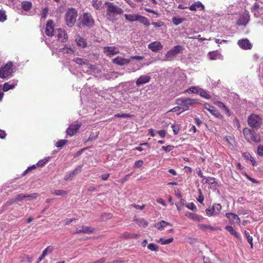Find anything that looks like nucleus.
<instances>
[{
  "label": "nucleus",
  "mask_w": 263,
  "mask_h": 263,
  "mask_svg": "<svg viewBox=\"0 0 263 263\" xmlns=\"http://www.w3.org/2000/svg\"><path fill=\"white\" fill-rule=\"evenodd\" d=\"M137 223L140 227H146L148 225V222L143 218H139L135 220Z\"/></svg>",
  "instance_id": "33"
},
{
  "label": "nucleus",
  "mask_w": 263,
  "mask_h": 263,
  "mask_svg": "<svg viewBox=\"0 0 263 263\" xmlns=\"http://www.w3.org/2000/svg\"><path fill=\"white\" fill-rule=\"evenodd\" d=\"M80 24L83 26L90 28L95 25V21L90 13L85 12L83 13Z\"/></svg>",
  "instance_id": "6"
},
{
  "label": "nucleus",
  "mask_w": 263,
  "mask_h": 263,
  "mask_svg": "<svg viewBox=\"0 0 263 263\" xmlns=\"http://www.w3.org/2000/svg\"><path fill=\"white\" fill-rule=\"evenodd\" d=\"M143 164V161L141 160L136 161L134 164V167L136 168L140 167Z\"/></svg>",
  "instance_id": "59"
},
{
  "label": "nucleus",
  "mask_w": 263,
  "mask_h": 263,
  "mask_svg": "<svg viewBox=\"0 0 263 263\" xmlns=\"http://www.w3.org/2000/svg\"><path fill=\"white\" fill-rule=\"evenodd\" d=\"M58 41L61 43H65L68 40V35L65 31L62 28L57 29Z\"/></svg>",
  "instance_id": "12"
},
{
  "label": "nucleus",
  "mask_w": 263,
  "mask_h": 263,
  "mask_svg": "<svg viewBox=\"0 0 263 263\" xmlns=\"http://www.w3.org/2000/svg\"><path fill=\"white\" fill-rule=\"evenodd\" d=\"M7 19V15L5 11L3 10H0V22H3Z\"/></svg>",
  "instance_id": "47"
},
{
  "label": "nucleus",
  "mask_w": 263,
  "mask_h": 263,
  "mask_svg": "<svg viewBox=\"0 0 263 263\" xmlns=\"http://www.w3.org/2000/svg\"><path fill=\"white\" fill-rule=\"evenodd\" d=\"M185 201V200L184 199L181 198L179 202L176 203V205L178 211H180L181 210L182 207L184 205Z\"/></svg>",
  "instance_id": "44"
},
{
  "label": "nucleus",
  "mask_w": 263,
  "mask_h": 263,
  "mask_svg": "<svg viewBox=\"0 0 263 263\" xmlns=\"http://www.w3.org/2000/svg\"><path fill=\"white\" fill-rule=\"evenodd\" d=\"M101 4H102V2L101 1H99V2L96 1V2L93 3L92 6L96 9L100 10V6H101Z\"/></svg>",
  "instance_id": "53"
},
{
  "label": "nucleus",
  "mask_w": 263,
  "mask_h": 263,
  "mask_svg": "<svg viewBox=\"0 0 263 263\" xmlns=\"http://www.w3.org/2000/svg\"><path fill=\"white\" fill-rule=\"evenodd\" d=\"M130 62L129 59H126L120 57H117V58L112 60V62L119 66H124L128 64Z\"/></svg>",
  "instance_id": "15"
},
{
  "label": "nucleus",
  "mask_w": 263,
  "mask_h": 263,
  "mask_svg": "<svg viewBox=\"0 0 263 263\" xmlns=\"http://www.w3.org/2000/svg\"><path fill=\"white\" fill-rule=\"evenodd\" d=\"M175 57H176V55L174 53L173 50H172V49H171V50H168L165 54V60L171 61Z\"/></svg>",
  "instance_id": "31"
},
{
  "label": "nucleus",
  "mask_w": 263,
  "mask_h": 263,
  "mask_svg": "<svg viewBox=\"0 0 263 263\" xmlns=\"http://www.w3.org/2000/svg\"><path fill=\"white\" fill-rule=\"evenodd\" d=\"M132 116L131 115L127 114H116L115 115V117L118 118H129Z\"/></svg>",
  "instance_id": "60"
},
{
  "label": "nucleus",
  "mask_w": 263,
  "mask_h": 263,
  "mask_svg": "<svg viewBox=\"0 0 263 263\" xmlns=\"http://www.w3.org/2000/svg\"><path fill=\"white\" fill-rule=\"evenodd\" d=\"M137 21H139L140 23L143 24L144 25L146 26H148L150 25L148 18L140 14L138 15Z\"/></svg>",
  "instance_id": "25"
},
{
  "label": "nucleus",
  "mask_w": 263,
  "mask_h": 263,
  "mask_svg": "<svg viewBox=\"0 0 263 263\" xmlns=\"http://www.w3.org/2000/svg\"><path fill=\"white\" fill-rule=\"evenodd\" d=\"M185 206L187 207L188 209L191 210L193 211H196L197 208L193 202H191L188 204H185Z\"/></svg>",
  "instance_id": "49"
},
{
  "label": "nucleus",
  "mask_w": 263,
  "mask_h": 263,
  "mask_svg": "<svg viewBox=\"0 0 263 263\" xmlns=\"http://www.w3.org/2000/svg\"><path fill=\"white\" fill-rule=\"evenodd\" d=\"M185 216L189 217L190 218L192 219L195 221H200V219L198 216L196 214L190 212H186L185 214Z\"/></svg>",
  "instance_id": "40"
},
{
  "label": "nucleus",
  "mask_w": 263,
  "mask_h": 263,
  "mask_svg": "<svg viewBox=\"0 0 263 263\" xmlns=\"http://www.w3.org/2000/svg\"><path fill=\"white\" fill-rule=\"evenodd\" d=\"M139 236V235L138 234L129 233L127 232H124L122 235V237L126 239H136Z\"/></svg>",
  "instance_id": "30"
},
{
  "label": "nucleus",
  "mask_w": 263,
  "mask_h": 263,
  "mask_svg": "<svg viewBox=\"0 0 263 263\" xmlns=\"http://www.w3.org/2000/svg\"><path fill=\"white\" fill-rule=\"evenodd\" d=\"M78 172V168H76L74 171L69 173L68 176H66L65 177V180H67L70 177H73L75 175L77 174Z\"/></svg>",
  "instance_id": "50"
},
{
  "label": "nucleus",
  "mask_w": 263,
  "mask_h": 263,
  "mask_svg": "<svg viewBox=\"0 0 263 263\" xmlns=\"http://www.w3.org/2000/svg\"><path fill=\"white\" fill-rule=\"evenodd\" d=\"M214 104L218 106L219 108H220L222 110H223V109L226 106L222 102L220 101H216L214 102Z\"/></svg>",
  "instance_id": "54"
},
{
  "label": "nucleus",
  "mask_w": 263,
  "mask_h": 263,
  "mask_svg": "<svg viewBox=\"0 0 263 263\" xmlns=\"http://www.w3.org/2000/svg\"><path fill=\"white\" fill-rule=\"evenodd\" d=\"M67 142L68 141L67 140H60L56 143L55 145L58 147L61 148L65 145Z\"/></svg>",
  "instance_id": "46"
},
{
  "label": "nucleus",
  "mask_w": 263,
  "mask_h": 263,
  "mask_svg": "<svg viewBox=\"0 0 263 263\" xmlns=\"http://www.w3.org/2000/svg\"><path fill=\"white\" fill-rule=\"evenodd\" d=\"M242 156L246 159V160H250L252 158V157L250 155L249 153L245 152L242 153Z\"/></svg>",
  "instance_id": "62"
},
{
  "label": "nucleus",
  "mask_w": 263,
  "mask_h": 263,
  "mask_svg": "<svg viewBox=\"0 0 263 263\" xmlns=\"http://www.w3.org/2000/svg\"><path fill=\"white\" fill-rule=\"evenodd\" d=\"M205 108L208 110L212 115L219 119H222L223 116L219 113L218 110L213 105L209 103H204Z\"/></svg>",
  "instance_id": "9"
},
{
  "label": "nucleus",
  "mask_w": 263,
  "mask_h": 263,
  "mask_svg": "<svg viewBox=\"0 0 263 263\" xmlns=\"http://www.w3.org/2000/svg\"><path fill=\"white\" fill-rule=\"evenodd\" d=\"M198 227L200 229H201V230H202L203 231H206L207 229H209L211 231H214V230H216L215 228H214L211 226L204 224H199Z\"/></svg>",
  "instance_id": "29"
},
{
  "label": "nucleus",
  "mask_w": 263,
  "mask_h": 263,
  "mask_svg": "<svg viewBox=\"0 0 263 263\" xmlns=\"http://www.w3.org/2000/svg\"><path fill=\"white\" fill-rule=\"evenodd\" d=\"M165 221L161 220L159 222L157 223V224L154 225L155 227H156L159 230H161L163 228H165Z\"/></svg>",
  "instance_id": "43"
},
{
  "label": "nucleus",
  "mask_w": 263,
  "mask_h": 263,
  "mask_svg": "<svg viewBox=\"0 0 263 263\" xmlns=\"http://www.w3.org/2000/svg\"><path fill=\"white\" fill-rule=\"evenodd\" d=\"M48 250H50V253H51L52 251V248H51L50 246H49L43 251L42 254L41 255V256L43 258H44L46 256L48 252Z\"/></svg>",
  "instance_id": "51"
},
{
  "label": "nucleus",
  "mask_w": 263,
  "mask_h": 263,
  "mask_svg": "<svg viewBox=\"0 0 263 263\" xmlns=\"http://www.w3.org/2000/svg\"><path fill=\"white\" fill-rule=\"evenodd\" d=\"M54 22L50 20L47 21L46 25L45 33L47 36H52L54 35V32H57V29L54 30Z\"/></svg>",
  "instance_id": "11"
},
{
  "label": "nucleus",
  "mask_w": 263,
  "mask_h": 263,
  "mask_svg": "<svg viewBox=\"0 0 263 263\" xmlns=\"http://www.w3.org/2000/svg\"><path fill=\"white\" fill-rule=\"evenodd\" d=\"M82 124L78 121L74 122L70 124L66 130L67 134L70 136H72L77 133L78 130L81 127Z\"/></svg>",
  "instance_id": "8"
},
{
  "label": "nucleus",
  "mask_w": 263,
  "mask_h": 263,
  "mask_svg": "<svg viewBox=\"0 0 263 263\" xmlns=\"http://www.w3.org/2000/svg\"><path fill=\"white\" fill-rule=\"evenodd\" d=\"M174 146L172 145L163 146L162 149L166 152H169L174 148Z\"/></svg>",
  "instance_id": "55"
},
{
  "label": "nucleus",
  "mask_w": 263,
  "mask_h": 263,
  "mask_svg": "<svg viewBox=\"0 0 263 263\" xmlns=\"http://www.w3.org/2000/svg\"><path fill=\"white\" fill-rule=\"evenodd\" d=\"M21 7L23 10L25 11H29L32 7V4L31 2L29 1H23L21 3Z\"/></svg>",
  "instance_id": "22"
},
{
  "label": "nucleus",
  "mask_w": 263,
  "mask_h": 263,
  "mask_svg": "<svg viewBox=\"0 0 263 263\" xmlns=\"http://www.w3.org/2000/svg\"><path fill=\"white\" fill-rule=\"evenodd\" d=\"M200 88H199L198 87L192 86V87H190L189 88H188L187 89H186L184 91V92H189V93H193L198 94L199 91L200 90Z\"/></svg>",
  "instance_id": "32"
},
{
  "label": "nucleus",
  "mask_w": 263,
  "mask_h": 263,
  "mask_svg": "<svg viewBox=\"0 0 263 263\" xmlns=\"http://www.w3.org/2000/svg\"><path fill=\"white\" fill-rule=\"evenodd\" d=\"M77 16L78 11L75 8H68L65 16V22L68 27L71 28L74 25Z\"/></svg>",
  "instance_id": "3"
},
{
  "label": "nucleus",
  "mask_w": 263,
  "mask_h": 263,
  "mask_svg": "<svg viewBox=\"0 0 263 263\" xmlns=\"http://www.w3.org/2000/svg\"><path fill=\"white\" fill-rule=\"evenodd\" d=\"M243 134L246 140L249 142L254 141L256 143H259L260 141V137L254 130L245 128L243 130Z\"/></svg>",
  "instance_id": "5"
},
{
  "label": "nucleus",
  "mask_w": 263,
  "mask_h": 263,
  "mask_svg": "<svg viewBox=\"0 0 263 263\" xmlns=\"http://www.w3.org/2000/svg\"><path fill=\"white\" fill-rule=\"evenodd\" d=\"M148 48L153 52H157L162 49L163 46L160 42L155 41L149 44Z\"/></svg>",
  "instance_id": "14"
},
{
  "label": "nucleus",
  "mask_w": 263,
  "mask_h": 263,
  "mask_svg": "<svg viewBox=\"0 0 263 263\" xmlns=\"http://www.w3.org/2000/svg\"><path fill=\"white\" fill-rule=\"evenodd\" d=\"M245 175L246 177V178L248 179H249V180H250L252 182H253L254 183H257V184H258L259 183V181L256 180L254 178H252L249 175H248L247 174L245 173Z\"/></svg>",
  "instance_id": "57"
},
{
  "label": "nucleus",
  "mask_w": 263,
  "mask_h": 263,
  "mask_svg": "<svg viewBox=\"0 0 263 263\" xmlns=\"http://www.w3.org/2000/svg\"><path fill=\"white\" fill-rule=\"evenodd\" d=\"M93 232V229H91L90 227L83 226L81 229L77 228L76 232H73V234H77L80 233H83L85 234H89Z\"/></svg>",
  "instance_id": "20"
},
{
  "label": "nucleus",
  "mask_w": 263,
  "mask_h": 263,
  "mask_svg": "<svg viewBox=\"0 0 263 263\" xmlns=\"http://www.w3.org/2000/svg\"><path fill=\"white\" fill-rule=\"evenodd\" d=\"M257 154L260 156H263V145H259L258 146Z\"/></svg>",
  "instance_id": "61"
},
{
  "label": "nucleus",
  "mask_w": 263,
  "mask_h": 263,
  "mask_svg": "<svg viewBox=\"0 0 263 263\" xmlns=\"http://www.w3.org/2000/svg\"><path fill=\"white\" fill-rule=\"evenodd\" d=\"M104 51L107 55H114L119 52V49L114 46L105 47Z\"/></svg>",
  "instance_id": "19"
},
{
  "label": "nucleus",
  "mask_w": 263,
  "mask_h": 263,
  "mask_svg": "<svg viewBox=\"0 0 263 263\" xmlns=\"http://www.w3.org/2000/svg\"><path fill=\"white\" fill-rule=\"evenodd\" d=\"M147 248L150 250L153 251H156V252L158 251V249H159L158 247L156 244L153 243H149L148 245Z\"/></svg>",
  "instance_id": "45"
},
{
  "label": "nucleus",
  "mask_w": 263,
  "mask_h": 263,
  "mask_svg": "<svg viewBox=\"0 0 263 263\" xmlns=\"http://www.w3.org/2000/svg\"><path fill=\"white\" fill-rule=\"evenodd\" d=\"M196 9L201 8V10H203L204 9V5L199 1L194 3Z\"/></svg>",
  "instance_id": "56"
},
{
  "label": "nucleus",
  "mask_w": 263,
  "mask_h": 263,
  "mask_svg": "<svg viewBox=\"0 0 263 263\" xmlns=\"http://www.w3.org/2000/svg\"><path fill=\"white\" fill-rule=\"evenodd\" d=\"M245 235L247 238L248 242L250 245V247L251 248H253V238L252 236H251L249 234V233L247 232V231H245L244 232Z\"/></svg>",
  "instance_id": "39"
},
{
  "label": "nucleus",
  "mask_w": 263,
  "mask_h": 263,
  "mask_svg": "<svg viewBox=\"0 0 263 263\" xmlns=\"http://www.w3.org/2000/svg\"><path fill=\"white\" fill-rule=\"evenodd\" d=\"M261 123V119L258 115L252 114L248 117V124L252 128H260Z\"/></svg>",
  "instance_id": "7"
},
{
  "label": "nucleus",
  "mask_w": 263,
  "mask_h": 263,
  "mask_svg": "<svg viewBox=\"0 0 263 263\" xmlns=\"http://www.w3.org/2000/svg\"><path fill=\"white\" fill-rule=\"evenodd\" d=\"M226 216L229 220L233 223L240 222V219L237 215L233 213H227L226 214Z\"/></svg>",
  "instance_id": "18"
},
{
  "label": "nucleus",
  "mask_w": 263,
  "mask_h": 263,
  "mask_svg": "<svg viewBox=\"0 0 263 263\" xmlns=\"http://www.w3.org/2000/svg\"><path fill=\"white\" fill-rule=\"evenodd\" d=\"M48 12V8H45L42 13V18H45L46 17L47 15V13Z\"/></svg>",
  "instance_id": "63"
},
{
  "label": "nucleus",
  "mask_w": 263,
  "mask_h": 263,
  "mask_svg": "<svg viewBox=\"0 0 263 263\" xmlns=\"http://www.w3.org/2000/svg\"><path fill=\"white\" fill-rule=\"evenodd\" d=\"M172 50H173L174 53L176 55L180 52V51L182 50V47L180 45H177L173 47Z\"/></svg>",
  "instance_id": "42"
},
{
  "label": "nucleus",
  "mask_w": 263,
  "mask_h": 263,
  "mask_svg": "<svg viewBox=\"0 0 263 263\" xmlns=\"http://www.w3.org/2000/svg\"><path fill=\"white\" fill-rule=\"evenodd\" d=\"M15 71V68L14 67L13 63L9 61L0 68V78L2 79L10 78Z\"/></svg>",
  "instance_id": "4"
},
{
  "label": "nucleus",
  "mask_w": 263,
  "mask_h": 263,
  "mask_svg": "<svg viewBox=\"0 0 263 263\" xmlns=\"http://www.w3.org/2000/svg\"><path fill=\"white\" fill-rule=\"evenodd\" d=\"M239 46L245 50L251 49L252 46L248 39L240 40L237 43Z\"/></svg>",
  "instance_id": "13"
},
{
  "label": "nucleus",
  "mask_w": 263,
  "mask_h": 263,
  "mask_svg": "<svg viewBox=\"0 0 263 263\" xmlns=\"http://www.w3.org/2000/svg\"><path fill=\"white\" fill-rule=\"evenodd\" d=\"M68 191L63 190H55L52 192V193L57 195L61 196L62 197H66L68 194Z\"/></svg>",
  "instance_id": "27"
},
{
  "label": "nucleus",
  "mask_w": 263,
  "mask_h": 263,
  "mask_svg": "<svg viewBox=\"0 0 263 263\" xmlns=\"http://www.w3.org/2000/svg\"><path fill=\"white\" fill-rule=\"evenodd\" d=\"M198 94H199L201 97H203L206 99H210L211 98V96L210 95L208 91L201 88H200V90L199 91Z\"/></svg>",
  "instance_id": "28"
},
{
  "label": "nucleus",
  "mask_w": 263,
  "mask_h": 263,
  "mask_svg": "<svg viewBox=\"0 0 263 263\" xmlns=\"http://www.w3.org/2000/svg\"><path fill=\"white\" fill-rule=\"evenodd\" d=\"M99 134V132H92L86 142L96 140Z\"/></svg>",
  "instance_id": "41"
},
{
  "label": "nucleus",
  "mask_w": 263,
  "mask_h": 263,
  "mask_svg": "<svg viewBox=\"0 0 263 263\" xmlns=\"http://www.w3.org/2000/svg\"><path fill=\"white\" fill-rule=\"evenodd\" d=\"M151 80V77L147 75L141 76L136 81V85L139 86L142 84L148 83Z\"/></svg>",
  "instance_id": "16"
},
{
  "label": "nucleus",
  "mask_w": 263,
  "mask_h": 263,
  "mask_svg": "<svg viewBox=\"0 0 263 263\" xmlns=\"http://www.w3.org/2000/svg\"><path fill=\"white\" fill-rule=\"evenodd\" d=\"M208 55L210 59L212 60L217 59L220 55L217 51L209 52Z\"/></svg>",
  "instance_id": "35"
},
{
  "label": "nucleus",
  "mask_w": 263,
  "mask_h": 263,
  "mask_svg": "<svg viewBox=\"0 0 263 263\" xmlns=\"http://www.w3.org/2000/svg\"><path fill=\"white\" fill-rule=\"evenodd\" d=\"M65 49H66L67 53L73 54L76 51V50L74 48H71L70 45H66L64 48L60 49V51H62L63 50H64Z\"/></svg>",
  "instance_id": "38"
},
{
  "label": "nucleus",
  "mask_w": 263,
  "mask_h": 263,
  "mask_svg": "<svg viewBox=\"0 0 263 263\" xmlns=\"http://www.w3.org/2000/svg\"><path fill=\"white\" fill-rule=\"evenodd\" d=\"M138 14H125L124 17L125 19L129 22H133L134 21H137L138 18Z\"/></svg>",
  "instance_id": "23"
},
{
  "label": "nucleus",
  "mask_w": 263,
  "mask_h": 263,
  "mask_svg": "<svg viewBox=\"0 0 263 263\" xmlns=\"http://www.w3.org/2000/svg\"><path fill=\"white\" fill-rule=\"evenodd\" d=\"M104 5L107 7V18L112 22L116 20L115 17L117 15L122 14L124 12V10L121 8L115 5L113 3L106 1Z\"/></svg>",
  "instance_id": "1"
},
{
  "label": "nucleus",
  "mask_w": 263,
  "mask_h": 263,
  "mask_svg": "<svg viewBox=\"0 0 263 263\" xmlns=\"http://www.w3.org/2000/svg\"><path fill=\"white\" fill-rule=\"evenodd\" d=\"M36 167H37L36 164H34L31 166L28 167V168L24 172L23 175H25L28 173V172H29L32 170L35 169L36 168Z\"/></svg>",
  "instance_id": "58"
},
{
  "label": "nucleus",
  "mask_w": 263,
  "mask_h": 263,
  "mask_svg": "<svg viewBox=\"0 0 263 263\" xmlns=\"http://www.w3.org/2000/svg\"><path fill=\"white\" fill-rule=\"evenodd\" d=\"M75 41L77 46L80 48H84L87 46L86 40L79 35L76 36Z\"/></svg>",
  "instance_id": "17"
},
{
  "label": "nucleus",
  "mask_w": 263,
  "mask_h": 263,
  "mask_svg": "<svg viewBox=\"0 0 263 263\" xmlns=\"http://www.w3.org/2000/svg\"><path fill=\"white\" fill-rule=\"evenodd\" d=\"M25 198H26V196L25 195H24L23 194H20L17 195L16 196V197L15 198V201H21Z\"/></svg>",
  "instance_id": "52"
},
{
  "label": "nucleus",
  "mask_w": 263,
  "mask_h": 263,
  "mask_svg": "<svg viewBox=\"0 0 263 263\" xmlns=\"http://www.w3.org/2000/svg\"><path fill=\"white\" fill-rule=\"evenodd\" d=\"M73 61L80 65H88L89 61L85 59H82L80 58H76L73 59Z\"/></svg>",
  "instance_id": "26"
},
{
  "label": "nucleus",
  "mask_w": 263,
  "mask_h": 263,
  "mask_svg": "<svg viewBox=\"0 0 263 263\" xmlns=\"http://www.w3.org/2000/svg\"><path fill=\"white\" fill-rule=\"evenodd\" d=\"M17 81H13V82H9L4 83L3 89L4 91H8L10 89H13L17 85Z\"/></svg>",
  "instance_id": "21"
},
{
  "label": "nucleus",
  "mask_w": 263,
  "mask_h": 263,
  "mask_svg": "<svg viewBox=\"0 0 263 263\" xmlns=\"http://www.w3.org/2000/svg\"><path fill=\"white\" fill-rule=\"evenodd\" d=\"M174 238L173 237L167 239H164L161 238L159 240H157V242H160L162 245L169 244L173 241Z\"/></svg>",
  "instance_id": "37"
},
{
  "label": "nucleus",
  "mask_w": 263,
  "mask_h": 263,
  "mask_svg": "<svg viewBox=\"0 0 263 263\" xmlns=\"http://www.w3.org/2000/svg\"><path fill=\"white\" fill-rule=\"evenodd\" d=\"M184 20L185 18H184L177 17L176 16H174L172 18V22L173 24L176 26L182 23Z\"/></svg>",
  "instance_id": "34"
},
{
  "label": "nucleus",
  "mask_w": 263,
  "mask_h": 263,
  "mask_svg": "<svg viewBox=\"0 0 263 263\" xmlns=\"http://www.w3.org/2000/svg\"><path fill=\"white\" fill-rule=\"evenodd\" d=\"M225 229L230 232L231 235H234L236 238L238 239H240V237L239 234L233 229V228L230 226H227L226 227Z\"/></svg>",
  "instance_id": "24"
},
{
  "label": "nucleus",
  "mask_w": 263,
  "mask_h": 263,
  "mask_svg": "<svg viewBox=\"0 0 263 263\" xmlns=\"http://www.w3.org/2000/svg\"><path fill=\"white\" fill-rule=\"evenodd\" d=\"M259 8V5L257 3H255L252 7V10L253 11L257 12Z\"/></svg>",
  "instance_id": "64"
},
{
  "label": "nucleus",
  "mask_w": 263,
  "mask_h": 263,
  "mask_svg": "<svg viewBox=\"0 0 263 263\" xmlns=\"http://www.w3.org/2000/svg\"><path fill=\"white\" fill-rule=\"evenodd\" d=\"M221 210V205L219 203H215L211 208L206 209L205 212L209 216H211L218 214Z\"/></svg>",
  "instance_id": "10"
},
{
  "label": "nucleus",
  "mask_w": 263,
  "mask_h": 263,
  "mask_svg": "<svg viewBox=\"0 0 263 263\" xmlns=\"http://www.w3.org/2000/svg\"><path fill=\"white\" fill-rule=\"evenodd\" d=\"M202 182L204 183H207V184H211V185L213 184H216L218 186H219L217 182L216 181V179L214 177H209L208 179H206L205 180V181L204 182H203V180Z\"/></svg>",
  "instance_id": "36"
},
{
  "label": "nucleus",
  "mask_w": 263,
  "mask_h": 263,
  "mask_svg": "<svg viewBox=\"0 0 263 263\" xmlns=\"http://www.w3.org/2000/svg\"><path fill=\"white\" fill-rule=\"evenodd\" d=\"M176 101V103L178 105L180 106V107L181 108V111L178 113V115L181 112L188 110L190 106H192L193 104L198 103V99H191L189 98L177 99Z\"/></svg>",
  "instance_id": "2"
},
{
  "label": "nucleus",
  "mask_w": 263,
  "mask_h": 263,
  "mask_svg": "<svg viewBox=\"0 0 263 263\" xmlns=\"http://www.w3.org/2000/svg\"><path fill=\"white\" fill-rule=\"evenodd\" d=\"M173 129L174 135H177L180 129V125H172L171 126Z\"/></svg>",
  "instance_id": "48"
}]
</instances>
